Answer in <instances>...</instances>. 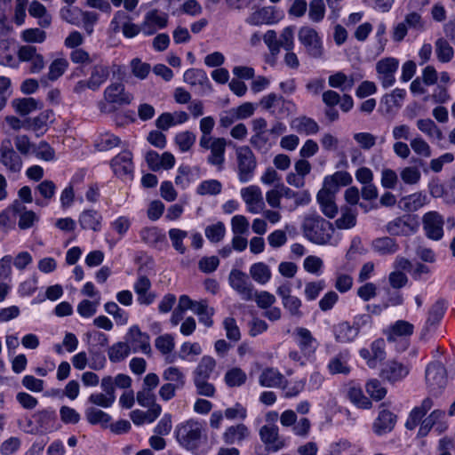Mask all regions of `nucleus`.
<instances>
[{"mask_svg":"<svg viewBox=\"0 0 455 455\" xmlns=\"http://www.w3.org/2000/svg\"><path fill=\"white\" fill-rule=\"evenodd\" d=\"M101 215L94 210L84 211L79 217V224L84 229L97 232L101 228Z\"/></svg>","mask_w":455,"mask_h":455,"instance_id":"cd10ccee","label":"nucleus"},{"mask_svg":"<svg viewBox=\"0 0 455 455\" xmlns=\"http://www.w3.org/2000/svg\"><path fill=\"white\" fill-rule=\"evenodd\" d=\"M34 153L37 158L44 161H52L55 158L54 149L46 141H40Z\"/></svg>","mask_w":455,"mask_h":455,"instance_id":"0e129e2a","label":"nucleus"},{"mask_svg":"<svg viewBox=\"0 0 455 455\" xmlns=\"http://www.w3.org/2000/svg\"><path fill=\"white\" fill-rule=\"evenodd\" d=\"M426 382L434 394L439 393L447 384V374L445 367L438 362L429 363L426 370Z\"/></svg>","mask_w":455,"mask_h":455,"instance_id":"6e6552de","label":"nucleus"},{"mask_svg":"<svg viewBox=\"0 0 455 455\" xmlns=\"http://www.w3.org/2000/svg\"><path fill=\"white\" fill-rule=\"evenodd\" d=\"M429 193L435 198L443 197L447 203H455V185L444 188L443 185L437 180H432L429 183Z\"/></svg>","mask_w":455,"mask_h":455,"instance_id":"bb28decb","label":"nucleus"},{"mask_svg":"<svg viewBox=\"0 0 455 455\" xmlns=\"http://www.w3.org/2000/svg\"><path fill=\"white\" fill-rule=\"evenodd\" d=\"M130 352L129 345L125 341H120L109 347L108 355L111 362L117 363L125 359Z\"/></svg>","mask_w":455,"mask_h":455,"instance_id":"79ce46f5","label":"nucleus"},{"mask_svg":"<svg viewBox=\"0 0 455 455\" xmlns=\"http://www.w3.org/2000/svg\"><path fill=\"white\" fill-rule=\"evenodd\" d=\"M259 435L269 451H277L284 445L283 441L279 437L278 427L275 425L263 426L259 430Z\"/></svg>","mask_w":455,"mask_h":455,"instance_id":"f3484780","label":"nucleus"},{"mask_svg":"<svg viewBox=\"0 0 455 455\" xmlns=\"http://www.w3.org/2000/svg\"><path fill=\"white\" fill-rule=\"evenodd\" d=\"M350 401L359 408L369 409L371 402L363 395L360 387H352L348 390Z\"/></svg>","mask_w":455,"mask_h":455,"instance_id":"8fccbe9b","label":"nucleus"},{"mask_svg":"<svg viewBox=\"0 0 455 455\" xmlns=\"http://www.w3.org/2000/svg\"><path fill=\"white\" fill-rule=\"evenodd\" d=\"M52 111L48 109L41 112L35 117L28 118L25 120V124H27L26 129L36 132H40L43 134L46 131L48 124L52 122Z\"/></svg>","mask_w":455,"mask_h":455,"instance_id":"b1692460","label":"nucleus"},{"mask_svg":"<svg viewBox=\"0 0 455 455\" xmlns=\"http://www.w3.org/2000/svg\"><path fill=\"white\" fill-rule=\"evenodd\" d=\"M239 180L248 182L253 176L257 166L256 157L248 146L235 148Z\"/></svg>","mask_w":455,"mask_h":455,"instance_id":"20e7f679","label":"nucleus"},{"mask_svg":"<svg viewBox=\"0 0 455 455\" xmlns=\"http://www.w3.org/2000/svg\"><path fill=\"white\" fill-rule=\"evenodd\" d=\"M249 273L251 277L259 284L267 283L271 278V270L269 267L263 263H254L250 267Z\"/></svg>","mask_w":455,"mask_h":455,"instance_id":"473e14b6","label":"nucleus"},{"mask_svg":"<svg viewBox=\"0 0 455 455\" xmlns=\"http://www.w3.org/2000/svg\"><path fill=\"white\" fill-rule=\"evenodd\" d=\"M399 62L395 58H384L377 62L376 70L384 88H388L395 84V74Z\"/></svg>","mask_w":455,"mask_h":455,"instance_id":"f8f14e48","label":"nucleus"},{"mask_svg":"<svg viewBox=\"0 0 455 455\" xmlns=\"http://www.w3.org/2000/svg\"><path fill=\"white\" fill-rule=\"evenodd\" d=\"M163 379L179 388H182L185 385V376L183 372L175 366L165 369L163 372Z\"/></svg>","mask_w":455,"mask_h":455,"instance_id":"37998d69","label":"nucleus"},{"mask_svg":"<svg viewBox=\"0 0 455 455\" xmlns=\"http://www.w3.org/2000/svg\"><path fill=\"white\" fill-rule=\"evenodd\" d=\"M417 128L430 139L438 140L443 139V132L435 123L430 118L419 119L416 123Z\"/></svg>","mask_w":455,"mask_h":455,"instance_id":"f704fd0d","label":"nucleus"},{"mask_svg":"<svg viewBox=\"0 0 455 455\" xmlns=\"http://www.w3.org/2000/svg\"><path fill=\"white\" fill-rule=\"evenodd\" d=\"M12 106L18 114L27 116L38 108V101L34 98L15 99L12 101Z\"/></svg>","mask_w":455,"mask_h":455,"instance_id":"4c0bfd02","label":"nucleus"},{"mask_svg":"<svg viewBox=\"0 0 455 455\" xmlns=\"http://www.w3.org/2000/svg\"><path fill=\"white\" fill-rule=\"evenodd\" d=\"M329 84L334 88H340L342 91L350 90L355 82L353 78L347 76L342 72H337L329 76Z\"/></svg>","mask_w":455,"mask_h":455,"instance_id":"49530a36","label":"nucleus"},{"mask_svg":"<svg viewBox=\"0 0 455 455\" xmlns=\"http://www.w3.org/2000/svg\"><path fill=\"white\" fill-rule=\"evenodd\" d=\"M214 125L215 121L212 116H205L200 120L199 128L202 132V135L199 139V141H204L209 139L215 138L214 136L212 135Z\"/></svg>","mask_w":455,"mask_h":455,"instance_id":"69168bd1","label":"nucleus"},{"mask_svg":"<svg viewBox=\"0 0 455 455\" xmlns=\"http://www.w3.org/2000/svg\"><path fill=\"white\" fill-rule=\"evenodd\" d=\"M414 326L411 323L403 320L396 321L389 329L387 334L388 340H395L396 337L410 336L413 333Z\"/></svg>","mask_w":455,"mask_h":455,"instance_id":"72a5a7b5","label":"nucleus"},{"mask_svg":"<svg viewBox=\"0 0 455 455\" xmlns=\"http://www.w3.org/2000/svg\"><path fill=\"white\" fill-rule=\"evenodd\" d=\"M132 156L129 151H123L112 159L111 167L114 172L119 176L124 177L129 175L132 172Z\"/></svg>","mask_w":455,"mask_h":455,"instance_id":"6ab92c4d","label":"nucleus"},{"mask_svg":"<svg viewBox=\"0 0 455 455\" xmlns=\"http://www.w3.org/2000/svg\"><path fill=\"white\" fill-rule=\"evenodd\" d=\"M275 10L272 6L261 7L253 11L246 19V22L252 26L271 24L275 20Z\"/></svg>","mask_w":455,"mask_h":455,"instance_id":"aec40b11","label":"nucleus"},{"mask_svg":"<svg viewBox=\"0 0 455 455\" xmlns=\"http://www.w3.org/2000/svg\"><path fill=\"white\" fill-rule=\"evenodd\" d=\"M175 433L179 443L189 451L197 450L205 438L204 424L195 419L179 424Z\"/></svg>","mask_w":455,"mask_h":455,"instance_id":"f03ea898","label":"nucleus"},{"mask_svg":"<svg viewBox=\"0 0 455 455\" xmlns=\"http://www.w3.org/2000/svg\"><path fill=\"white\" fill-rule=\"evenodd\" d=\"M300 351L307 356L312 355L316 350V340L307 328L298 327L294 330Z\"/></svg>","mask_w":455,"mask_h":455,"instance_id":"a211bd4d","label":"nucleus"},{"mask_svg":"<svg viewBox=\"0 0 455 455\" xmlns=\"http://www.w3.org/2000/svg\"><path fill=\"white\" fill-rule=\"evenodd\" d=\"M279 49L283 48L286 51H291L294 47V31L291 27H286L281 33L278 40Z\"/></svg>","mask_w":455,"mask_h":455,"instance_id":"338daca9","label":"nucleus"},{"mask_svg":"<svg viewBox=\"0 0 455 455\" xmlns=\"http://www.w3.org/2000/svg\"><path fill=\"white\" fill-rule=\"evenodd\" d=\"M302 229L310 242L320 245L329 243L334 233L333 224L316 214L304 219Z\"/></svg>","mask_w":455,"mask_h":455,"instance_id":"f257e3e1","label":"nucleus"},{"mask_svg":"<svg viewBox=\"0 0 455 455\" xmlns=\"http://www.w3.org/2000/svg\"><path fill=\"white\" fill-rule=\"evenodd\" d=\"M400 178L406 185H416L421 179V172L417 166H405L400 171Z\"/></svg>","mask_w":455,"mask_h":455,"instance_id":"a18cd8bd","label":"nucleus"},{"mask_svg":"<svg viewBox=\"0 0 455 455\" xmlns=\"http://www.w3.org/2000/svg\"><path fill=\"white\" fill-rule=\"evenodd\" d=\"M249 435L250 431L244 424H237L226 429L223 440L228 444L238 443L246 439Z\"/></svg>","mask_w":455,"mask_h":455,"instance_id":"393cba45","label":"nucleus"},{"mask_svg":"<svg viewBox=\"0 0 455 455\" xmlns=\"http://www.w3.org/2000/svg\"><path fill=\"white\" fill-rule=\"evenodd\" d=\"M408 276L399 270H394L388 275V283L395 290L402 289L408 283Z\"/></svg>","mask_w":455,"mask_h":455,"instance_id":"774afa93","label":"nucleus"},{"mask_svg":"<svg viewBox=\"0 0 455 455\" xmlns=\"http://www.w3.org/2000/svg\"><path fill=\"white\" fill-rule=\"evenodd\" d=\"M373 251L381 255L395 253L399 245L395 240L390 236H382L374 239L371 243Z\"/></svg>","mask_w":455,"mask_h":455,"instance_id":"c85d7f7f","label":"nucleus"},{"mask_svg":"<svg viewBox=\"0 0 455 455\" xmlns=\"http://www.w3.org/2000/svg\"><path fill=\"white\" fill-rule=\"evenodd\" d=\"M419 228V223L411 215H403L388 221L385 227L387 233L391 236H409L414 234Z\"/></svg>","mask_w":455,"mask_h":455,"instance_id":"423d86ee","label":"nucleus"},{"mask_svg":"<svg viewBox=\"0 0 455 455\" xmlns=\"http://www.w3.org/2000/svg\"><path fill=\"white\" fill-rule=\"evenodd\" d=\"M241 196L251 213H259L265 209L262 192L259 187L252 185L242 188Z\"/></svg>","mask_w":455,"mask_h":455,"instance_id":"4468645a","label":"nucleus"},{"mask_svg":"<svg viewBox=\"0 0 455 455\" xmlns=\"http://www.w3.org/2000/svg\"><path fill=\"white\" fill-rule=\"evenodd\" d=\"M395 422V415L387 410H382L373 424V430L377 435L386 434L394 428Z\"/></svg>","mask_w":455,"mask_h":455,"instance_id":"5701e85b","label":"nucleus"},{"mask_svg":"<svg viewBox=\"0 0 455 455\" xmlns=\"http://www.w3.org/2000/svg\"><path fill=\"white\" fill-rule=\"evenodd\" d=\"M288 103L282 96H278L275 93H269L259 101V105L266 110H272V108L276 107L283 108Z\"/></svg>","mask_w":455,"mask_h":455,"instance_id":"603ef678","label":"nucleus"},{"mask_svg":"<svg viewBox=\"0 0 455 455\" xmlns=\"http://www.w3.org/2000/svg\"><path fill=\"white\" fill-rule=\"evenodd\" d=\"M125 343L129 345L131 351L141 352L150 355L152 348L150 345V337L147 332H143L138 325H132L129 328L125 335Z\"/></svg>","mask_w":455,"mask_h":455,"instance_id":"0eeeda50","label":"nucleus"},{"mask_svg":"<svg viewBox=\"0 0 455 455\" xmlns=\"http://www.w3.org/2000/svg\"><path fill=\"white\" fill-rule=\"evenodd\" d=\"M226 228L222 222L208 226L205 228V236L212 243H218L225 235Z\"/></svg>","mask_w":455,"mask_h":455,"instance_id":"e2e57ef3","label":"nucleus"},{"mask_svg":"<svg viewBox=\"0 0 455 455\" xmlns=\"http://www.w3.org/2000/svg\"><path fill=\"white\" fill-rule=\"evenodd\" d=\"M409 369L397 361H388L380 371V376L389 382H396L405 378Z\"/></svg>","mask_w":455,"mask_h":455,"instance_id":"dca6fc26","label":"nucleus"},{"mask_svg":"<svg viewBox=\"0 0 455 455\" xmlns=\"http://www.w3.org/2000/svg\"><path fill=\"white\" fill-rule=\"evenodd\" d=\"M366 392L374 400L379 401L387 395V389L378 379H371L366 383Z\"/></svg>","mask_w":455,"mask_h":455,"instance_id":"864d4df0","label":"nucleus"},{"mask_svg":"<svg viewBox=\"0 0 455 455\" xmlns=\"http://www.w3.org/2000/svg\"><path fill=\"white\" fill-rule=\"evenodd\" d=\"M216 368V360L209 355L201 358L194 371V379H209Z\"/></svg>","mask_w":455,"mask_h":455,"instance_id":"2f4dec72","label":"nucleus"},{"mask_svg":"<svg viewBox=\"0 0 455 455\" xmlns=\"http://www.w3.org/2000/svg\"><path fill=\"white\" fill-rule=\"evenodd\" d=\"M221 183L217 180L203 181L197 188V193L201 196L218 195L221 192Z\"/></svg>","mask_w":455,"mask_h":455,"instance_id":"bf43d9fd","label":"nucleus"},{"mask_svg":"<svg viewBox=\"0 0 455 455\" xmlns=\"http://www.w3.org/2000/svg\"><path fill=\"white\" fill-rule=\"evenodd\" d=\"M323 181L325 185L338 191L339 187L347 186L352 182V176L347 172L339 171L325 177Z\"/></svg>","mask_w":455,"mask_h":455,"instance_id":"c9c22d12","label":"nucleus"},{"mask_svg":"<svg viewBox=\"0 0 455 455\" xmlns=\"http://www.w3.org/2000/svg\"><path fill=\"white\" fill-rule=\"evenodd\" d=\"M227 145V140L222 137H215L199 141V147L203 150L210 152L207 156V163L217 167L218 170H222L223 168Z\"/></svg>","mask_w":455,"mask_h":455,"instance_id":"7ed1b4c3","label":"nucleus"},{"mask_svg":"<svg viewBox=\"0 0 455 455\" xmlns=\"http://www.w3.org/2000/svg\"><path fill=\"white\" fill-rule=\"evenodd\" d=\"M357 211L348 205L340 208V215L334 221V225L338 229H351L357 223Z\"/></svg>","mask_w":455,"mask_h":455,"instance_id":"4be33fe9","label":"nucleus"},{"mask_svg":"<svg viewBox=\"0 0 455 455\" xmlns=\"http://www.w3.org/2000/svg\"><path fill=\"white\" fill-rule=\"evenodd\" d=\"M402 201L403 202V209L406 212H416L423 207L427 204V197L426 194L422 192H417L405 196Z\"/></svg>","mask_w":455,"mask_h":455,"instance_id":"e433bc0d","label":"nucleus"},{"mask_svg":"<svg viewBox=\"0 0 455 455\" xmlns=\"http://www.w3.org/2000/svg\"><path fill=\"white\" fill-rule=\"evenodd\" d=\"M109 69L102 64H96L92 68L89 77L90 90L97 91L108 78Z\"/></svg>","mask_w":455,"mask_h":455,"instance_id":"c756f323","label":"nucleus"},{"mask_svg":"<svg viewBox=\"0 0 455 455\" xmlns=\"http://www.w3.org/2000/svg\"><path fill=\"white\" fill-rule=\"evenodd\" d=\"M68 62L64 58H59L54 60L49 66V72L46 78L50 81H56L60 78L67 70Z\"/></svg>","mask_w":455,"mask_h":455,"instance_id":"c03bdc74","label":"nucleus"},{"mask_svg":"<svg viewBox=\"0 0 455 455\" xmlns=\"http://www.w3.org/2000/svg\"><path fill=\"white\" fill-rule=\"evenodd\" d=\"M284 381V376L276 369L266 368L259 377V382L265 387H279Z\"/></svg>","mask_w":455,"mask_h":455,"instance_id":"a878e982","label":"nucleus"},{"mask_svg":"<svg viewBox=\"0 0 455 455\" xmlns=\"http://www.w3.org/2000/svg\"><path fill=\"white\" fill-rule=\"evenodd\" d=\"M140 236L143 242L150 245H156L164 238V235L156 228H143L140 232Z\"/></svg>","mask_w":455,"mask_h":455,"instance_id":"13d9d810","label":"nucleus"},{"mask_svg":"<svg viewBox=\"0 0 455 455\" xmlns=\"http://www.w3.org/2000/svg\"><path fill=\"white\" fill-rule=\"evenodd\" d=\"M228 282L243 299L251 300L253 299V285L245 273L238 269L231 270Z\"/></svg>","mask_w":455,"mask_h":455,"instance_id":"9d476101","label":"nucleus"},{"mask_svg":"<svg viewBox=\"0 0 455 455\" xmlns=\"http://www.w3.org/2000/svg\"><path fill=\"white\" fill-rule=\"evenodd\" d=\"M325 15L323 0H312L309 4L308 16L313 22H320Z\"/></svg>","mask_w":455,"mask_h":455,"instance_id":"5fc2aeb1","label":"nucleus"},{"mask_svg":"<svg viewBox=\"0 0 455 455\" xmlns=\"http://www.w3.org/2000/svg\"><path fill=\"white\" fill-rule=\"evenodd\" d=\"M184 81L191 85H196L206 84L209 79L204 70L191 68L184 73Z\"/></svg>","mask_w":455,"mask_h":455,"instance_id":"3c124183","label":"nucleus"},{"mask_svg":"<svg viewBox=\"0 0 455 455\" xmlns=\"http://www.w3.org/2000/svg\"><path fill=\"white\" fill-rule=\"evenodd\" d=\"M291 128L300 134H315L319 131L317 123L306 116H298L291 121Z\"/></svg>","mask_w":455,"mask_h":455,"instance_id":"412c9836","label":"nucleus"},{"mask_svg":"<svg viewBox=\"0 0 455 455\" xmlns=\"http://www.w3.org/2000/svg\"><path fill=\"white\" fill-rule=\"evenodd\" d=\"M0 162L11 172L17 173L21 171L22 159L13 149L10 140H5L0 147Z\"/></svg>","mask_w":455,"mask_h":455,"instance_id":"9b49d317","label":"nucleus"},{"mask_svg":"<svg viewBox=\"0 0 455 455\" xmlns=\"http://www.w3.org/2000/svg\"><path fill=\"white\" fill-rule=\"evenodd\" d=\"M104 100L111 104L118 106L128 105L133 100L132 94L125 92L124 85L121 83H114L104 91Z\"/></svg>","mask_w":455,"mask_h":455,"instance_id":"2eb2a0df","label":"nucleus"},{"mask_svg":"<svg viewBox=\"0 0 455 455\" xmlns=\"http://www.w3.org/2000/svg\"><path fill=\"white\" fill-rule=\"evenodd\" d=\"M85 417L90 424H100L102 427H108L111 420V417L108 413L94 407L86 409Z\"/></svg>","mask_w":455,"mask_h":455,"instance_id":"58836bf2","label":"nucleus"},{"mask_svg":"<svg viewBox=\"0 0 455 455\" xmlns=\"http://www.w3.org/2000/svg\"><path fill=\"white\" fill-rule=\"evenodd\" d=\"M188 233L179 228H172L169 230V236L172 243L174 249L180 254L185 253L186 247L183 244V240L187 237Z\"/></svg>","mask_w":455,"mask_h":455,"instance_id":"6e6d98bb","label":"nucleus"},{"mask_svg":"<svg viewBox=\"0 0 455 455\" xmlns=\"http://www.w3.org/2000/svg\"><path fill=\"white\" fill-rule=\"evenodd\" d=\"M410 147L413 150V152L422 157H430L431 156V148L430 146L427 144V141H425L420 137H416L411 140L410 141Z\"/></svg>","mask_w":455,"mask_h":455,"instance_id":"052dcab7","label":"nucleus"},{"mask_svg":"<svg viewBox=\"0 0 455 455\" xmlns=\"http://www.w3.org/2000/svg\"><path fill=\"white\" fill-rule=\"evenodd\" d=\"M20 38L23 42L28 44H41L46 38V33L37 28H28L21 32Z\"/></svg>","mask_w":455,"mask_h":455,"instance_id":"de8ad7c7","label":"nucleus"},{"mask_svg":"<svg viewBox=\"0 0 455 455\" xmlns=\"http://www.w3.org/2000/svg\"><path fill=\"white\" fill-rule=\"evenodd\" d=\"M435 54L439 61L446 63L453 58V48L444 38H439L435 42Z\"/></svg>","mask_w":455,"mask_h":455,"instance_id":"ea45409f","label":"nucleus"},{"mask_svg":"<svg viewBox=\"0 0 455 455\" xmlns=\"http://www.w3.org/2000/svg\"><path fill=\"white\" fill-rule=\"evenodd\" d=\"M196 134L189 131L178 133L175 136V143L181 152L188 151L196 142Z\"/></svg>","mask_w":455,"mask_h":455,"instance_id":"09e8293b","label":"nucleus"},{"mask_svg":"<svg viewBox=\"0 0 455 455\" xmlns=\"http://www.w3.org/2000/svg\"><path fill=\"white\" fill-rule=\"evenodd\" d=\"M443 219L437 212H428L422 217L426 236L433 241H440L444 235Z\"/></svg>","mask_w":455,"mask_h":455,"instance_id":"1a4fd4ad","label":"nucleus"},{"mask_svg":"<svg viewBox=\"0 0 455 455\" xmlns=\"http://www.w3.org/2000/svg\"><path fill=\"white\" fill-rule=\"evenodd\" d=\"M168 24V15L156 9L148 12L141 23V31L146 36L154 35L158 29L164 28Z\"/></svg>","mask_w":455,"mask_h":455,"instance_id":"ddd939ff","label":"nucleus"},{"mask_svg":"<svg viewBox=\"0 0 455 455\" xmlns=\"http://www.w3.org/2000/svg\"><path fill=\"white\" fill-rule=\"evenodd\" d=\"M335 339L338 342L348 343L353 341L358 333L356 329L348 322H342L334 326L333 329Z\"/></svg>","mask_w":455,"mask_h":455,"instance_id":"7c9ffc66","label":"nucleus"},{"mask_svg":"<svg viewBox=\"0 0 455 455\" xmlns=\"http://www.w3.org/2000/svg\"><path fill=\"white\" fill-rule=\"evenodd\" d=\"M63 20L72 25H79L81 20V10L76 7L64 6L60 12Z\"/></svg>","mask_w":455,"mask_h":455,"instance_id":"680f3d73","label":"nucleus"},{"mask_svg":"<svg viewBox=\"0 0 455 455\" xmlns=\"http://www.w3.org/2000/svg\"><path fill=\"white\" fill-rule=\"evenodd\" d=\"M246 379V373L238 367L228 370L224 377L225 383L230 387H240L245 383Z\"/></svg>","mask_w":455,"mask_h":455,"instance_id":"a19ab883","label":"nucleus"},{"mask_svg":"<svg viewBox=\"0 0 455 455\" xmlns=\"http://www.w3.org/2000/svg\"><path fill=\"white\" fill-rule=\"evenodd\" d=\"M298 38L305 47L306 52L312 58L319 59L323 55V46L317 31L309 27L304 26L299 28Z\"/></svg>","mask_w":455,"mask_h":455,"instance_id":"39448f33","label":"nucleus"},{"mask_svg":"<svg viewBox=\"0 0 455 455\" xmlns=\"http://www.w3.org/2000/svg\"><path fill=\"white\" fill-rule=\"evenodd\" d=\"M155 346L163 355H168L174 349V339L171 334L161 335L156 339Z\"/></svg>","mask_w":455,"mask_h":455,"instance_id":"4d7b16f0","label":"nucleus"}]
</instances>
